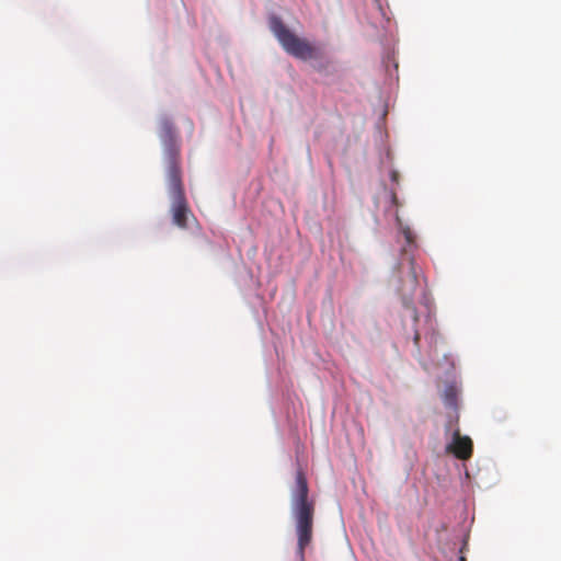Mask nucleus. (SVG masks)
Masks as SVG:
<instances>
[{"label": "nucleus", "instance_id": "f257e3e1", "mask_svg": "<svg viewBox=\"0 0 561 561\" xmlns=\"http://www.w3.org/2000/svg\"><path fill=\"white\" fill-rule=\"evenodd\" d=\"M309 486L306 474L297 470L295 485L291 488V513L297 535V554L305 561V550L311 543L313 534L314 503L309 500Z\"/></svg>", "mask_w": 561, "mask_h": 561}, {"label": "nucleus", "instance_id": "f03ea898", "mask_svg": "<svg viewBox=\"0 0 561 561\" xmlns=\"http://www.w3.org/2000/svg\"><path fill=\"white\" fill-rule=\"evenodd\" d=\"M174 152H171L170 167L167 170L169 194L171 197L172 221L181 229L187 228L188 216H193L190 210L181 179V169L176 164Z\"/></svg>", "mask_w": 561, "mask_h": 561}, {"label": "nucleus", "instance_id": "7ed1b4c3", "mask_svg": "<svg viewBox=\"0 0 561 561\" xmlns=\"http://www.w3.org/2000/svg\"><path fill=\"white\" fill-rule=\"evenodd\" d=\"M271 30L289 55L301 60L322 58L323 51L320 47L296 36L279 18L271 20Z\"/></svg>", "mask_w": 561, "mask_h": 561}, {"label": "nucleus", "instance_id": "20e7f679", "mask_svg": "<svg viewBox=\"0 0 561 561\" xmlns=\"http://www.w3.org/2000/svg\"><path fill=\"white\" fill-rule=\"evenodd\" d=\"M159 136L165 146L168 168L170 167L171 152H174L175 162L179 165V147L176 145V133L173 123L163 117L159 122Z\"/></svg>", "mask_w": 561, "mask_h": 561}, {"label": "nucleus", "instance_id": "39448f33", "mask_svg": "<svg viewBox=\"0 0 561 561\" xmlns=\"http://www.w3.org/2000/svg\"><path fill=\"white\" fill-rule=\"evenodd\" d=\"M447 453L456 458L467 460L472 456L473 444L469 436H461L459 430L453 434V442L446 447Z\"/></svg>", "mask_w": 561, "mask_h": 561}, {"label": "nucleus", "instance_id": "423d86ee", "mask_svg": "<svg viewBox=\"0 0 561 561\" xmlns=\"http://www.w3.org/2000/svg\"><path fill=\"white\" fill-rule=\"evenodd\" d=\"M416 286H417V276H416L414 262L412 260L411 266H410V288H409L410 291L413 293L415 290Z\"/></svg>", "mask_w": 561, "mask_h": 561}, {"label": "nucleus", "instance_id": "0eeeda50", "mask_svg": "<svg viewBox=\"0 0 561 561\" xmlns=\"http://www.w3.org/2000/svg\"><path fill=\"white\" fill-rule=\"evenodd\" d=\"M402 233L405 238L408 244H412L414 242V234L409 227H402Z\"/></svg>", "mask_w": 561, "mask_h": 561}, {"label": "nucleus", "instance_id": "6e6552de", "mask_svg": "<svg viewBox=\"0 0 561 561\" xmlns=\"http://www.w3.org/2000/svg\"><path fill=\"white\" fill-rule=\"evenodd\" d=\"M454 394L450 392H447L446 396H445V401L448 403V404H453L454 403Z\"/></svg>", "mask_w": 561, "mask_h": 561}, {"label": "nucleus", "instance_id": "1a4fd4ad", "mask_svg": "<svg viewBox=\"0 0 561 561\" xmlns=\"http://www.w3.org/2000/svg\"><path fill=\"white\" fill-rule=\"evenodd\" d=\"M398 176H399L398 172L393 171V172L391 173V179H392V181L397 182V181H398Z\"/></svg>", "mask_w": 561, "mask_h": 561}, {"label": "nucleus", "instance_id": "9d476101", "mask_svg": "<svg viewBox=\"0 0 561 561\" xmlns=\"http://www.w3.org/2000/svg\"><path fill=\"white\" fill-rule=\"evenodd\" d=\"M419 342H420V334L416 332L414 335V344L419 345Z\"/></svg>", "mask_w": 561, "mask_h": 561}, {"label": "nucleus", "instance_id": "9b49d317", "mask_svg": "<svg viewBox=\"0 0 561 561\" xmlns=\"http://www.w3.org/2000/svg\"><path fill=\"white\" fill-rule=\"evenodd\" d=\"M392 202L397 205V203H398V198H397V195H396V194H392Z\"/></svg>", "mask_w": 561, "mask_h": 561}, {"label": "nucleus", "instance_id": "f8f14e48", "mask_svg": "<svg viewBox=\"0 0 561 561\" xmlns=\"http://www.w3.org/2000/svg\"><path fill=\"white\" fill-rule=\"evenodd\" d=\"M413 318H414V321H417V313H416L415 309H413Z\"/></svg>", "mask_w": 561, "mask_h": 561}]
</instances>
